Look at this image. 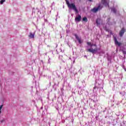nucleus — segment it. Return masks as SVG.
Masks as SVG:
<instances>
[{"instance_id": "9", "label": "nucleus", "mask_w": 126, "mask_h": 126, "mask_svg": "<svg viewBox=\"0 0 126 126\" xmlns=\"http://www.w3.org/2000/svg\"><path fill=\"white\" fill-rule=\"evenodd\" d=\"M34 36V34H32V33L31 32V33H30V35H29V37H30V38H33Z\"/></svg>"}, {"instance_id": "18", "label": "nucleus", "mask_w": 126, "mask_h": 126, "mask_svg": "<svg viewBox=\"0 0 126 126\" xmlns=\"http://www.w3.org/2000/svg\"><path fill=\"white\" fill-rule=\"evenodd\" d=\"M89 1H92V0H89Z\"/></svg>"}, {"instance_id": "5", "label": "nucleus", "mask_w": 126, "mask_h": 126, "mask_svg": "<svg viewBox=\"0 0 126 126\" xmlns=\"http://www.w3.org/2000/svg\"><path fill=\"white\" fill-rule=\"evenodd\" d=\"M125 32H126V30L124 28H122L119 32V35L120 36V37H123V36H124Z\"/></svg>"}, {"instance_id": "3", "label": "nucleus", "mask_w": 126, "mask_h": 126, "mask_svg": "<svg viewBox=\"0 0 126 126\" xmlns=\"http://www.w3.org/2000/svg\"><path fill=\"white\" fill-rule=\"evenodd\" d=\"M102 8L100 5H99L97 7H94L92 10L93 12L96 13L98 10H100Z\"/></svg>"}, {"instance_id": "12", "label": "nucleus", "mask_w": 126, "mask_h": 126, "mask_svg": "<svg viewBox=\"0 0 126 126\" xmlns=\"http://www.w3.org/2000/svg\"><path fill=\"white\" fill-rule=\"evenodd\" d=\"M99 21H100V20L98 19H97L96 20V24H97L98 25H100V22H99Z\"/></svg>"}, {"instance_id": "17", "label": "nucleus", "mask_w": 126, "mask_h": 126, "mask_svg": "<svg viewBox=\"0 0 126 126\" xmlns=\"http://www.w3.org/2000/svg\"><path fill=\"white\" fill-rule=\"evenodd\" d=\"M93 46H94V47H96V44H93Z\"/></svg>"}, {"instance_id": "6", "label": "nucleus", "mask_w": 126, "mask_h": 126, "mask_svg": "<svg viewBox=\"0 0 126 126\" xmlns=\"http://www.w3.org/2000/svg\"><path fill=\"white\" fill-rule=\"evenodd\" d=\"M114 39L115 45H117L118 46H119V47H120V46L122 45V43L119 42V41H118V40H117V38L114 37Z\"/></svg>"}, {"instance_id": "1", "label": "nucleus", "mask_w": 126, "mask_h": 126, "mask_svg": "<svg viewBox=\"0 0 126 126\" xmlns=\"http://www.w3.org/2000/svg\"><path fill=\"white\" fill-rule=\"evenodd\" d=\"M66 4H67L68 8H70V9H73V10H74L75 11L76 13H78V10L77 9V8H76V6L74 4V3H70L69 1L67 0H65Z\"/></svg>"}, {"instance_id": "19", "label": "nucleus", "mask_w": 126, "mask_h": 126, "mask_svg": "<svg viewBox=\"0 0 126 126\" xmlns=\"http://www.w3.org/2000/svg\"><path fill=\"white\" fill-rule=\"evenodd\" d=\"M94 89H96V88H95V87H94Z\"/></svg>"}, {"instance_id": "7", "label": "nucleus", "mask_w": 126, "mask_h": 126, "mask_svg": "<svg viewBox=\"0 0 126 126\" xmlns=\"http://www.w3.org/2000/svg\"><path fill=\"white\" fill-rule=\"evenodd\" d=\"M74 36H75L76 40H77V41H78L79 44H81V38L79 37L78 35H77V34H75Z\"/></svg>"}, {"instance_id": "11", "label": "nucleus", "mask_w": 126, "mask_h": 126, "mask_svg": "<svg viewBox=\"0 0 126 126\" xmlns=\"http://www.w3.org/2000/svg\"><path fill=\"white\" fill-rule=\"evenodd\" d=\"M111 10L114 12V13H116L117 12V10L115 8H112Z\"/></svg>"}, {"instance_id": "2", "label": "nucleus", "mask_w": 126, "mask_h": 126, "mask_svg": "<svg viewBox=\"0 0 126 126\" xmlns=\"http://www.w3.org/2000/svg\"><path fill=\"white\" fill-rule=\"evenodd\" d=\"M109 0H101V3L105 6H109Z\"/></svg>"}, {"instance_id": "14", "label": "nucleus", "mask_w": 126, "mask_h": 126, "mask_svg": "<svg viewBox=\"0 0 126 126\" xmlns=\"http://www.w3.org/2000/svg\"><path fill=\"white\" fill-rule=\"evenodd\" d=\"M4 1H5V0H1L0 1V3L1 4H3V2H4Z\"/></svg>"}, {"instance_id": "4", "label": "nucleus", "mask_w": 126, "mask_h": 126, "mask_svg": "<svg viewBox=\"0 0 126 126\" xmlns=\"http://www.w3.org/2000/svg\"><path fill=\"white\" fill-rule=\"evenodd\" d=\"M97 48H93L88 49L87 52H89L90 53H92V54H94L95 52H97Z\"/></svg>"}, {"instance_id": "13", "label": "nucleus", "mask_w": 126, "mask_h": 126, "mask_svg": "<svg viewBox=\"0 0 126 126\" xmlns=\"http://www.w3.org/2000/svg\"><path fill=\"white\" fill-rule=\"evenodd\" d=\"M87 45L91 46V47H93V44H91V42H87Z\"/></svg>"}, {"instance_id": "16", "label": "nucleus", "mask_w": 126, "mask_h": 126, "mask_svg": "<svg viewBox=\"0 0 126 126\" xmlns=\"http://www.w3.org/2000/svg\"><path fill=\"white\" fill-rule=\"evenodd\" d=\"M122 52H123L124 55H126V51L123 50Z\"/></svg>"}, {"instance_id": "15", "label": "nucleus", "mask_w": 126, "mask_h": 126, "mask_svg": "<svg viewBox=\"0 0 126 126\" xmlns=\"http://www.w3.org/2000/svg\"><path fill=\"white\" fill-rule=\"evenodd\" d=\"M2 107H3V105H1L0 106V113H1V109H2Z\"/></svg>"}, {"instance_id": "8", "label": "nucleus", "mask_w": 126, "mask_h": 126, "mask_svg": "<svg viewBox=\"0 0 126 126\" xmlns=\"http://www.w3.org/2000/svg\"><path fill=\"white\" fill-rule=\"evenodd\" d=\"M75 21L80 22V20H81V16L80 15H78V17H76L75 18Z\"/></svg>"}, {"instance_id": "10", "label": "nucleus", "mask_w": 126, "mask_h": 126, "mask_svg": "<svg viewBox=\"0 0 126 126\" xmlns=\"http://www.w3.org/2000/svg\"><path fill=\"white\" fill-rule=\"evenodd\" d=\"M83 21H84L85 22H87L88 21V19H87V18L86 17H84L83 18Z\"/></svg>"}]
</instances>
